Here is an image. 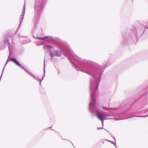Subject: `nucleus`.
Masks as SVG:
<instances>
[{
    "label": "nucleus",
    "mask_w": 148,
    "mask_h": 148,
    "mask_svg": "<svg viewBox=\"0 0 148 148\" xmlns=\"http://www.w3.org/2000/svg\"><path fill=\"white\" fill-rule=\"evenodd\" d=\"M97 116L98 119L101 121L103 120L105 118V115L104 114H97Z\"/></svg>",
    "instance_id": "2"
},
{
    "label": "nucleus",
    "mask_w": 148,
    "mask_h": 148,
    "mask_svg": "<svg viewBox=\"0 0 148 148\" xmlns=\"http://www.w3.org/2000/svg\"><path fill=\"white\" fill-rule=\"evenodd\" d=\"M47 38H48V37L46 36V37H44V38H41L40 39H42V40H45V39H47Z\"/></svg>",
    "instance_id": "3"
},
{
    "label": "nucleus",
    "mask_w": 148,
    "mask_h": 148,
    "mask_svg": "<svg viewBox=\"0 0 148 148\" xmlns=\"http://www.w3.org/2000/svg\"><path fill=\"white\" fill-rule=\"evenodd\" d=\"M10 60L13 62L14 63H15L18 66H19L22 69H23L24 70H25L24 67L22 66L14 58H11L10 59Z\"/></svg>",
    "instance_id": "1"
}]
</instances>
